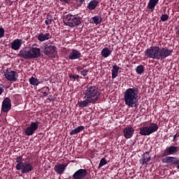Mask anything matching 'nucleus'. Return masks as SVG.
Instances as JSON below:
<instances>
[{"mask_svg":"<svg viewBox=\"0 0 179 179\" xmlns=\"http://www.w3.org/2000/svg\"><path fill=\"white\" fill-rule=\"evenodd\" d=\"M50 38H52V34L48 31L41 33L38 35L37 37L38 41H41V43L47 40H50Z\"/></svg>","mask_w":179,"mask_h":179,"instance_id":"14","label":"nucleus"},{"mask_svg":"<svg viewBox=\"0 0 179 179\" xmlns=\"http://www.w3.org/2000/svg\"><path fill=\"white\" fill-rule=\"evenodd\" d=\"M138 94H139V89L137 87L129 88L124 92L123 100L129 108L138 106Z\"/></svg>","mask_w":179,"mask_h":179,"instance_id":"3","label":"nucleus"},{"mask_svg":"<svg viewBox=\"0 0 179 179\" xmlns=\"http://www.w3.org/2000/svg\"><path fill=\"white\" fill-rule=\"evenodd\" d=\"M159 129V126L156 123H151L149 127L145 126L140 128L139 134L143 136H148V135H151V134H154Z\"/></svg>","mask_w":179,"mask_h":179,"instance_id":"5","label":"nucleus"},{"mask_svg":"<svg viewBox=\"0 0 179 179\" xmlns=\"http://www.w3.org/2000/svg\"><path fill=\"white\" fill-rule=\"evenodd\" d=\"M106 164H107V160L106 159V158H102L99 164V169L103 167V166H106Z\"/></svg>","mask_w":179,"mask_h":179,"instance_id":"31","label":"nucleus"},{"mask_svg":"<svg viewBox=\"0 0 179 179\" xmlns=\"http://www.w3.org/2000/svg\"><path fill=\"white\" fill-rule=\"evenodd\" d=\"M87 176V169H78L73 174V179H85Z\"/></svg>","mask_w":179,"mask_h":179,"instance_id":"11","label":"nucleus"},{"mask_svg":"<svg viewBox=\"0 0 179 179\" xmlns=\"http://www.w3.org/2000/svg\"><path fill=\"white\" fill-rule=\"evenodd\" d=\"M29 83L30 85H32V86H38V85H40V81H38V79L31 77L29 79Z\"/></svg>","mask_w":179,"mask_h":179,"instance_id":"27","label":"nucleus"},{"mask_svg":"<svg viewBox=\"0 0 179 179\" xmlns=\"http://www.w3.org/2000/svg\"><path fill=\"white\" fill-rule=\"evenodd\" d=\"M111 52H113V51L110 50L108 48H104L101 52V55L103 57V58H107L111 55Z\"/></svg>","mask_w":179,"mask_h":179,"instance_id":"24","label":"nucleus"},{"mask_svg":"<svg viewBox=\"0 0 179 179\" xmlns=\"http://www.w3.org/2000/svg\"><path fill=\"white\" fill-rule=\"evenodd\" d=\"M100 94H101V92L99 91L97 87L90 85H87L86 90L84 91L85 100L78 103V107L85 108V107H87L89 104H94V103H97L100 99Z\"/></svg>","mask_w":179,"mask_h":179,"instance_id":"1","label":"nucleus"},{"mask_svg":"<svg viewBox=\"0 0 179 179\" xmlns=\"http://www.w3.org/2000/svg\"><path fill=\"white\" fill-rule=\"evenodd\" d=\"M150 162V155H149V152H146L143 155V159H140L141 164H148Z\"/></svg>","mask_w":179,"mask_h":179,"instance_id":"23","label":"nucleus"},{"mask_svg":"<svg viewBox=\"0 0 179 179\" xmlns=\"http://www.w3.org/2000/svg\"><path fill=\"white\" fill-rule=\"evenodd\" d=\"M78 3V6H82V4L83 3V2H85V1L86 0H76Z\"/></svg>","mask_w":179,"mask_h":179,"instance_id":"38","label":"nucleus"},{"mask_svg":"<svg viewBox=\"0 0 179 179\" xmlns=\"http://www.w3.org/2000/svg\"><path fill=\"white\" fill-rule=\"evenodd\" d=\"M41 122L38 121L31 122L29 126L24 129V134L27 136H31L34 134V132L38 129V127Z\"/></svg>","mask_w":179,"mask_h":179,"instance_id":"6","label":"nucleus"},{"mask_svg":"<svg viewBox=\"0 0 179 179\" xmlns=\"http://www.w3.org/2000/svg\"><path fill=\"white\" fill-rule=\"evenodd\" d=\"M157 3H159V0H150L147 8L153 12Z\"/></svg>","mask_w":179,"mask_h":179,"instance_id":"22","label":"nucleus"},{"mask_svg":"<svg viewBox=\"0 0 179 179\" xmlns=\"http://www.w3.org/2000/svg\"><path fill=\"white\" fill-rule=\"evenodd\" d=\"M80 73L85 78V76H87V73H89V70L84 69V70L81 71Z\"/></svg>","mask_w":179,"mask_h":179,"instance_id":"35","label":"nucleus"},{"mask_svg":"<svg viewBox=\"0 0 179 179\" xmlns=\"http://www.w3.org/2000/svg\"><path fill=\"white\" fill-rule=\"evenodd\" d=\"M17 56L20 57V58H23L24 59H31L29 50H26V49L21 50L19 52Z\"/></svg>","mask_w":179,"mask_h":179,"instance_id":"15","label":"nucleus"},{"mask_svg":"<svg viewBox=\"0 0 179 179\" xmlns=\"http://www.w3.org/2000/svg\"><path fill=\"white\" fill-rule=\"evenodd\" d=\"M3 85H2V87H0V96L1 94H2V93H3Z\"/></svg>","mask_w":179,"mask_h":179,"instance_id":"39","label":"nucleus"},{"mask_svg":"<svg viewBox=\"0 0 179 179\" xmlns=\"http://www.w3.org/2000/svg\"><path fill=\"white\" fill-rule=\"evenodd\" d=\"M83 129H85L84 126H78L77 128L71 131L70 135L71 136L77 135V134H79V132H82V131H83Z\"/></svg>","mask_w":179,"mask_h":179,"instance_id":"25","label":"nucleus"},{"mask_svg":"<svg viewBox=\"0 0 179 179\" xmlns=\"http://www.w3.org/2000/svg\"><path fill=\"white\" fill-rule=\"evenodd\" d=\"M134 132L135 129H134L132 127H127L123 131L124 136V138H126V139H129L130 138H132V136H134Z\"/></svg>","mask_w":179,"mask_h":179,"instance_id":"17","label":"nucleus"},{"mask_svg":"<svg viewBox=\"0 0 179 179\" xmlns=\"http://www.w3.org/2000/svg\"><path fill=\"white\" fill-rule=\"evenodd\" d=\"M65 169H66V164H59L55 166L54 170L57 174H63Z\"/></svg>","mask_w":179,"mask_h":179,"instance_id":"19","label":"nucleus"},{"mask_svg":"<svg viewBox=\"0 0 179 179\" xmlns=\"http://www.w3.org/2000/svg\"><path fill=\"white\" fill-rule=\"evenodd\" d=\"M4 76L7 79V80H9L10 82H16L17 80V76L19 75L17 74V72L15 71H7L5 73Z\"/></svg>","mask_w":179,"mask_h":179,"instance_id":"10","label":"nucleus"},{"mask_svg":"<svg viewBox=\"0 0 179 179\" xmlns=\"http://www.w3.org/2000/svg\"><path fill=\"white\" fill-rule=\"evenodd\" d=\"M145 57L152 58V59H164L173 54V50L169 48H160L159 46H151L145 50Z\"/></svg>","mask_w":179,"mask_h":179,"instance_id":"2","label":"nucleus"},{"mask_svg":"<svg viewBox=\"0 0 179 179\" xmlns=\"http://www.w3.org/2000/svg\"><path fill=\"white\" fill-rule=\"evenodd\" d=\"M178 152V148L176 146L171 145L169 148H166L164 152L162 154V157L169 156L170 155H176Z\"/></svg>","mask_w":179,"mask_h":179,"instance_id":"13","label":"nucleus"},{"mask_svg":"<svg viewBox=\"0 0 179 179\" xmlns=\"http://www.w3.org/2000/svg\"><path fill=\"white\" fill-rule=\"evenodd\" d=\"M60 2H65V3H69V1L71 0H59Z\"/></svg>","mask_w":179,"mask_h":179,"instance_id":"40","label":"nucleus"},{"mask_svg":"<svg viewBox=\"0 0 179 179\" xmlns=\"http://www.w3.org/2000/svg\"><path fill=\"white\" fill-rule=\"evenodd\" d=\"M162 163H171V164H178V158L176 157H165L162 158Z\"/></svg>","mask_w":179,"mask_h":179,"instance_id":"16","label":"nucleus"},{"mask_svg":"<svg viewBox=\"0 0 179 179\" xmlns=\"http://www.w3.org/2000/svg\"><path fill=\"white\" fill-rule=\"evenodd\" d=\"M118 71H120V66L114 65L112 69V79H115L118 76Z\"/></svg>","mask_w":179,"mask_h":179,"instance_id":"26","label":"nucleus"},{"mask_svg":"<svg viewBox=\"0 0 179 179\" xmlns=\"http://www.w3.org/2000/svg\"><path fill=\"white\" fill-rule=\"evenodd\" d=\"M22 159L23 158L22 157V156H19L16 158V162L17 163V164L16 165L17 170H20V166L23 164V162H22Z\"/></svg>","mask_w":179,"mask_h":179,"instance_id":"30","label":"nucleus"},{"mask_svg":"<svg viewBox=\"0 0 179 179\" xmlns=\"http://www.w3.org/2000/svg\"><path fill=\"white\" fill-rule=\"evenodd\" d=\"M22 39L17 38L13 41L11 43V48L15 51H17L22 47V44H23Z\"/></svg>","mask_w":179,"mask_h":179,"instance_id":"18","label":"nucleus"},{"mask_svg":"<svg viewBox=\"0 0 179 179\" xmlns=\"http://www.w3.org/2000/svg\"><path fill=\"white\" fill-rule=\"evenodd\" d=\"M43 89H45V92H42L43 96L47 97V96H48V94L47 93V92H50V88L48 87H45Z\"/></svg>","mask_w":179,"mask_h":179,"instance_id":"33","label":"nucleus"},{"mask_svg":"<svg viewBox=\"0 0 179 179\" xmlns=\"http://www.w3.org/2000/svg\"><path fill=\"white\" fill-rule=\"evenodd\" d=\"M45 23L47 25L51 24V23H52V18L50 16H48L46 20L45 21Z\"/></svg>","mask_w":179,"mask_h":179,"instance_id":"34","label":"nucleus"},{"mask_svg":"<svg viewBox=\"0 0 179 179\" xmlns=\"http://www.w3.org/2000/svg\"><path fill=\"white\" fill-rule=\"evenodd\" d=\"M178 162H179V160H178ZM178 164H179V162H178Z\"/></svg>","mask_w":179,"mask_h":179,"instance_id":"46","label":"nucleus"},{"mask_svg":"<svg viewBox=\"0 0 179 179\" xmlns=\"http://www.w3.org/2000/svg\"><path fill=\"white\" fill-rule=\"evenodd\" d=\"M48 100H49V101H54V100H55V99H51L50 98V96L48 98Z\"/></svg>","mask_w":179,"mask_h":179,"instance_id":"42","label":"nucleus"},{"mask_svg":"<svg viewBox=\"0 0 179 179\" xmlns=\"http://www.w3.org/2000/svg\"><path fill=\"white\" fill-rule=\"evenodd\" d=\"M69 78H71L72 79H73V80H76V79H79V75H72V74H69Z\"/></svg>","mask_w":179,"mask_h":179,"instance_id":"37","label":"nucleus"},{"mask_svg":"<svg viewBox=\"0 0 179 179\" xmlns=\"http://www.w3.org/2000/svg\"><path fill=\"white\" fill-rule=\"evenodd\" d=\"M176 138H177V134L173 136V141H176Z\"/></svg>","mask_w":179,"mask_h":179,"instance_id":"43","label":"nucleus"},{"mask_svg":"<svg viewBox=\"0 0 179 179\" xmlns=\"http://www.w3.org/2000/svg\"><path fill=\"white\" fill-rule=\"evenodd\" d=\"M145 159L146 160H148V157H145Z\"/></svg>","mask_w":179,"mask_h":179,"instance_id":"45","label":"nucleus"},{"mask_svg":"<svg viewBox=\"0 0 179 179\" xmlns=\"http://www.w3.org/2000/svg\"><path fill=\"white\" fill-rule=\"evenodd\" d=\"M177 169L179 170V165H178Z\"/></svg>","mask_w":179,"mask_h":179,"instance_id":"44","label":"nucleus"},{"mask_svg":"<svg viewBox=\"0 0 179 179\" xmlns=\"http://www.w3.org/2000/svg\"><path fill=\"white\" fill-rule=\"evenodd\" d=\"M64 23L66 26L69 27H76L82 23V17H79V15L68 14L64 19Z\"/></svg>","mask_w":179,"mask_h":179,"instance_id":"4","label":"nucleus"},{"mask_svg":"<svg viewBox=\"0 0 179 179\" xmlns=\"http://www.w3.org/2000/svg\"><path fill=\"white\" fill-rule=\"evenodd\" d=\"M20 170L22 174H27V173H31V171H33L34 168L29 162H26L21 165Z\"/></svg>","mask_w":179,"mask_h":179,"instance_id":"12","label":"nucleus"},{"mask_svg":"<svg viewBox=\"0 0 179 179\" xmlns=\"http://www.w3.org/2000/svg\"><path fill=\"white\" fill-rule=\"evenodd\" d=\"M161 20H162V22H166V21L169 20V15L163 14L161 16Z\"/></svg>","mask_w":179,"mask_h":179,"instance_id":"32","label":"nucleus"},{"mask_svg":"<svg viewBox=\"0 0 179 179\" xmlns=\"http://www.w3.org/2000/svg\"><path fill=\"white\" fill-rule=\"evenodd\" d=\"M136 72L138 75H142V73H143V72H145V66H143V65H142V64L138 65V66L136 68Z\"/></svg>","mask_w":179,"mask_h":179,"instance_id":"29","label":"nucleus"},{"mask_svg":"<svg viewBox=\"0 0 179 179\" xmlns=\"http://www.w3.org/2000/svg\"><path fill=\"white\" fill-rule=\"evenodd\" d=\"M5 36V29L3 28L0 27V38H2Z\"/></svg>","mask_w":179,"mask_h":179,"instance_id":"36","label":"nucleus"},{"mask_svg":"<svg viewBox=\"0 0 179 179\" xmlns=\"http://www.w3.org/2000/svg\"><path fill=\"white\" fill-rule=\"evenodd\" d=\"M77 71H83V68L80 67V66H78L77 67Z\"/></svg>","mask_w":179,"mask_h":179,"instance_id":"41","label":"nucleus"},{"mask_svg":"<svg viewBox=\"0 0 179 179\" xmlns=\"http://www.w3.org/2000/svg\"><path fill=\"white\" fill-rule=\"evenodd\" d=\"M97 6H99V1L92 0L88 3L87 8L89 10H94Z\"/></svg>","mask_w":179,"mask_h":179,"instance_id":"21","label":"nucleus"},{"mask_svg":"<svg viewBox=\"0 0 179 179\" xmlns=\"http://www.w3.org/2000/svg\"><path fill=\"white\" fill-rule=\"evenodd\" d=\"M29 55L31 59H37L41 57V49L37 47V45H33L29 48Z\"/></svg>","mask_w":179,"mask_h":179,"instance_id":"8","label":"nucleus"},{"mask_svg":"<svg viewBox=\"0 0 179 179\" xmlns=\"http://www.w3.org/2000/svg\"><path fill=\"white\" fill-rule=\"evenodd\" d=\"M92 20L95 24H100L103 22V18L101 16L96 15L92 17Z\"/></svg>","mask_w":179,"mask_h":179,"instance_id":"28","label":"nucleus"},{"mask_svg":"<svg viewBox=\"0 0 179 179\" xmlns=\"http://www.w3.org/2000/svg\"><path fill=\"white\" fill-rule=\"evenodd\" d=\"M80 57H82V54L80 53V52L76 50H73V51L71 52H70L69 55V58L70 59H79V58H80Z\"/></svg>","mask_w":179,"mask_h":179,"instance_id":"20","label":"nucleus"},{"mask_svg":"<svg viewBox=\"0 0 179 179\" xmlns=\"http://www.w3.org/2000/svg\"><path fill=\"white\" fill-rule=\"evenodd\" d=\"M42 52L47 57H52L54 54L57 52V47L55 45L47 44L43 46L42 48Z\"/></svg>","mask_w":179,"mask_h":179,"instance_id":"7","label":"nucleus"},{"mask_svg":"<svg viewBox=\"0 0 179 179\" xmlns=\"http://www.w3.org/2000/svg\"><path fill=\"white\" fill-rule=\"evenodd\" d=\"M10 108H12V101L10 98L6 97L2 102L1 111L2 113H8Z\"/></svg>","mask_w":179,"mask_h":179,"instance_id":"9","label":"nucleus"}]
</instances>
